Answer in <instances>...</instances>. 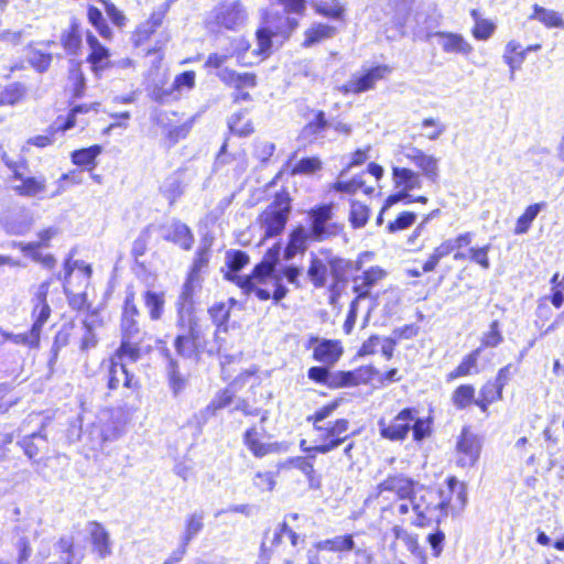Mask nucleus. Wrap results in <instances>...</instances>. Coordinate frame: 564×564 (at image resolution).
Instances as JSON below:
<instances>
[{"label":"nucleus","mask_w":564,"mask_h":564,"mask_svg":"<svg viewBox=\"0 0 564 564\" xmlns=\"http://www.w3.org/2000/svg\"><path fill=\"white\" fill-rule=\"evenodd\" d=\"M205 514L200 510H196L186 516L184 521V531L180 540L183 544H189L204 529Z\"/></svg>","instance_id":"28"},{"label":"nucleus","mask_w":564,"mask_h":564,"mask_svg":"<svg viewBox=\"0 0 564 564\" xmlns=\"http://www.w3.org/2000/svg\"><path fill=\"white\" fill-rule=\"evenodd\" d=\"M249 41L242 36H239L230 41V47L226 51L228 54H230V57L236 56L240 65L247 66L256 63L254 61H246V53L249 51Z\"/></svg>","instance_id":"47"},{"label":"nucleus","mask_w":564,"mask_h":564,"mask_svg":"<svg viewBox=\"0 0 564 564\" xmlns=\"http://www.w3.org/2000/svg\"><path fill=\"white\" fill-rule=\"evenodd\" d=\"M101 145L94 144L88 148L73 151L70 159L75 165L83 166L91 171L96 166V158L101 153Z\"/></svg>","instance_id":"34"},{"label":"nucleus","mask_w":564,"mask_h":564,"mask_svg":"<svg viewBox=\"0 0 564 564\" xmlns=\"http://www.w3.org/2000/svg\"><path fill=\"white\" fill-rule=\"evenodd\" d=\"M333 218V207L329 204H323L312 208L308 212L310 228L312 241L321 242L335 237L341 230L336 223H330Z\"/></svg>","instance_id":"6"},{"label":"nucleus","mask_w":564,"mask_h":564,"mask_svg":"<svg viewBox=\"0 0 564 564\" xmlns=\"http://www.w3.org/2000/svg\"><path fill=\"white\" fill-rule=\"evenodd\" d=\"M217 77L227 86L234 89H247L257 86V76L253 73H238L234 69L224 67L216 73Z\"/></svg>","instance_id":"23"},{"label":"nucleus","mask_w":564,"mask_h":564,"mask_svg":"<svg viewBox=\"0 0 564 564\" xmlns=\"http://www.w3.org/2000/svg\"><path fill=\"white\" fill-rule=\"evenodd\" d=\"M209 262V249L208 247H199L195 253V258L191 270L188 272V278L191 280L199 281V274L204 268L208 265Z\"/></svg>","instance_id":"55"},{"label":"nucleus","mask_w":564,"mask_h":564,"mask_svg":"<svg viewBox=\"0 0 564 564\" xmlns=\"http://www.w3.org/2000/svg\"><path fill=\"white\" fill-rule=\"evenodd\" d=\"M199 281L197 280H191V278L187 276L186 281L184 282L182 286L181 294L178 296L176 305H183L188 307H194V291L195 288L198 285Z\"/></svg>","instance_id":"63"},{"label":"nucleus","mask_w":564,"mask_h":564,"mask_svg":"<svg viewBox=\"0 0 564 564\" xmlns=\"http://www.w3.org/2000/svg\"><path fill=\"white\" fill-rule=\"evenodd\" d=\"M380 435L390 441H402L410 431L415 441L423 440V420L419 417L416 409H403L392 421L387 423L383 419L378 422Z\"/></svg>","instance_id":"3"},{"label":"nucleus","mask_w":564,"mask_h":564,"mask_svg":"<svg viewBox=\"0 0 564 564\" xmlns=\"http://www.w3.org/2000/svg\"><path fill=\"white\" fill-rule=\"evenodd\" d=\"M127 367V364L111 359L108 377V388L110 390H116L121 384L124 388H134L137 386L134 376L128 371Z\"/></svg>","instance_id":"25"},{"label":"nucleus","mask_w":564,"mask_h":564,"mask_svg":"<svg viewBox=\"0 0 564 564\" xmlns=\"http://www.w3.org/2000/svg\"><path fill=\"white\" fill-rule=\"evenodd\" d=\"M328 276V264H326L315 253H311L310 265L307 268V278L316 289H322L326 285Z\"/></svg>","instance_id":"29"},{"label":"nucleus","mask_w":564,"mask_h":564,"mask_svg":"<svg viewBox=\"0 0 564 564\" xmlns=\"http://www.w3.org/2000/svg\"><path fill=\"white\" fill-rule=\"evenodd\" d=\"M247 115V109L239 110L232 113L228 119V128L229 130L238 134L240 137H246L252 133L253 127L250 120H245Z\"/></svg>","instance_id":"41"},{"label":"nucleus","mask_w":564,"mask_h":564,"mask_svg":"<svg viewBox=\"0 0 564 564\" xmlns=\"http://www.w3.org/2000/svg\"><path fill=\"white\" fill-rule=\"evenodd\" d=\"M174 347L176 352L184 358H193L202 354L204 348L196 344L188 336L178 334L174 340Z\"/></svg>","instance_id":"43"},{"label":"nucleus","mask_w":564,"mask_h":564,"mask_svg":"<svg viewBox=\"0 0 564 564\" xmlns=\"http://www.w3.org/2000/svg\"><path fill=\"white\" fill-rule=\"evenodd\" d=\"M315 7L319 14L334 20L341 19L345 11L338 0H318Z\"/></svg>","instance_id":"51"},{"label":"nucleus","mask_w":564,"mask_h":564,"mask_svg":"<svg viewBox=\"0 0 564 564\" xmlns=\"http://www.w3.org/2000/svg\"><path fill=\"white\" fill-rule=\"evenodd\" d=\"M335 28L327 24H317L305 32L304 45L311 46L334 35Z\"/></svg>","instance_id":"49"},{"label":"nucleus","mask_w":564,"mask_h":564,"mask_svg":"<svg viewBox=\"0 0 564 564\" xmlns=\"http://www.w3.org/2000/svg\"><path fill=\"white\" fill-rule=\"evenodd\" d=\"M475 389L470 384L459 386L454 394L453 401L458 409H465L474 402Z\"/></svg>","instance_id":"58"},{"label":"nucleus","mask_w":564,"mask_h":564,"mask_svg":"<svg viewBox=\"0 0 564 564\" xmlns=\"http://www.w3.org/2000/svg\"><path fill=\"white\" fill-rule=\"evenodd\" d=\"M391 73L387 65H377L351 75L350 79L338 89L344 95H359L376 87L377 82L386 78Z\"/></svg>","instance_id":"7"},{"label":"nucleus","mask_w":564,"mask_h":564,"mask_svg":"<svg viewBox=\"0 0 564 564\" xmlns=\"http://www.w3.org/2000/svg\"><path fill=\"white\" fill-rule=\"evenodd\" d=\"M291 212V199L286 192L276 193L273 202L259 216L265 237L279 236L285 228Z\"/></svg>","instance_id":"5"},{"label":"nucleus","mask_w":564,"mask_h":564,"mask_svg":"<svg viewBox=\"0 0 564 564\" xmlns=\"http://www.w3.org/2000/svg\"><path fill=\"white\" fill-rule=\"evenodd\" d=\"M425 521L440 524L449 514L458 516L467 505V486L454 476L437 487L425 488Z\"/></svg>","instance_id":"1"},{"label":"nucleus","mask_w":564,"mask_h":564,"mask_svg":"<svg viewBox=\"0 0 564 564\" xmlns=\"http://www.w3.org/2000/svg\"><path fill=\"white\" fill-rule=\"evenodd\" d=\"M482 441L469 426H464L456 441V465L462 468L473 467L479 459Z\"/></svg>","instance_id":"8"},{"label":"nucleus","mask_w":564,"mask_h":564,"mask_svg":"<svg viewBox=\"0 0 564 564\" xmlns=\"http://www.w3.org/2000/svg\"><path fill=\"white\" fill-rule=\"evenodd\" d=\"M21 170L14 177V181H20V184L13 185V191L23 197H37L46 192V177L41 176H25Z\"/></svg>","instance_id":"18"},{"label":"nucleus","mask_w":564,"mask_h":564,"mask_svg":"<svg viewBox=\"0 0 564 564\" xmlns=\"http://www.w3.org/2000/svg\"><path fill=\"white\" fill-rule=\"evenodd\" d=\"M87 17L89 23L97 30L99 35L104 39H111L112 31L107 24L106 19L104 18V14L100 9L89 6L87 10Z\"/></svg>","instance_id":"45"},{"label":"nucleus","mask_w":564,"mask_h":564,"mask_svg":"<svg viewBox=\"0 0 564 564\" xmlns=\"http://www.w3.org/2000/svg\"><path fill=\"white\" fill-rule=\"evenodd\" d=\"M25 94L26 88L23 84L12 83L0 93V105H15L24 98Z\"/></svg>","instance_id":"46"},{"label":"nucleus","mask_w":564,"mask_h":564,"mask_svg":"<svg viewBox=\"0 0 564 564\" xmlns=\"http://www.w3.org/2000/svg\"><path fill=\"white\" fill-rule=\"evenodd\" d=\"M19 445L23 448L24 454L30 458L34 459L42 447L46 445V437L41 432L32 433L31 435L24 436Z\"/></svg>","instance_id":"39"},{"label":"nucleus","mask_w":564,"mask_h":564,"mask_svg":"<svg viewBox=\"0 0 564 564\" xmlns=\"http://www.w3.org/2000/svg\"><path fill=\"white\" fill-rule=\"evenodd\" d=\"M86 42L90 50L87 62L90 64L91 72L100 77L104 70L110 68L109 50L91 32L87 33Z\"/></svg>","instance_id":"11"},{"label":"nucleus","mask_w":564,"mask_h":564,"mask_svg":"<svg viewBox=\"0 0 564 564\" xmlns=\"http://www.w3.org/2000/svg\"><path fill=\"white\" fill-rule=\"evenodd\" d=\"M162 238L180 246L183 250H191L194 245V235L191 228L178 219L161 226Z\"/></svg>","instance_id":"13"},{"label":"nucleus","mask_w":564,"mask_h":564,"mask_svg":"<svg viewBox=\"0 0 564 564\" xmlns=\"http://www.w3.org/2000/svg\"><path fill=\"white\" fill-rule=\"evenodd\" d=\"M32 216L25 209L10 210L0 216V225L9 235H24L32 227Z\"/></svg>","instance_id":"15"},{"label":"nucleus","mask_w":564,"mask_h":564,"mask_svg":"<svg viewBox=\"0 0 564 564\" xmlns=\"http://www.w3.org/2000/svg\"><path fill=\"white\" fill-rule=\"evenodd\" d=\"M247 13L239 1L223 2L215 9V20L228 30H236L243 25Z\"/></svg>","instance_id":"10"},{"label":"nucleus","mask_w":564,"mask_h":564,"mask_svg":"<svg viewBox=\"0 0 564 564\" xmlns=\"http://www.w3.org/2000/svg\"><path fill=\"white\" fill-rule=\"evenodd\" d=\"M364 173L354 176L349 181H337L334 184V189L337 192L348 193L352 194L356 193L358 189H364V193L367 195H370L373 193V187L371 186H365V180H364Z\"/></svg>","instance_id":"44"},{"label":"nucleus","mask_w":564,"mask_h":564,"mask_svg":"<svg viewBox=\"0 0 564 564\" xmlns=\"http://www.w3.org/2000/svg\"><path fill=\"white\" fill-rule=\"evenodd\" d=\"M61 41L67 54L76 55L82 45V36L77 26L72 25V28L62 35Z\"/></svg>","instance_id":"56"},{"label":"nucleus","mask_w":564,"mask_h":564,"mask_svg":"<svg viewBox=\"0 0 564 564\" xmlns=\"http://www.w3.org/2000/svg\"><path fill=\"white\" fill-rule=\"evenodd\" d=\"M348 265V262H346L341 258H332L328 261V269L330 271L333 283L329 285V291L332 293H335L338 284L344 281L345 279V271Z\"/></svg>","instance_id":"53"},{"label":"nucleus","mask_w":564,"mask_h":564,"mask_svg":"<svg viewBox=\"0 0 564 564\" xmlns=\"http://www.w3.org/2000/svg\"><path fill=\"white\" fill-rule=\"evenodd\" d=\"M393 178L397 186H403L404 189H411L414 187L417 176L409 169L394 167Z\"/></svg>","instance_id":"59"},{"label":"nucleus","mask_w":564,"mask_h":564,"mask_svg":"<svg viewBox=\"0 0 564 564\" xmlns=\"http://www.w3.org/2000/svg\"><path fill=\"white\" fill-rule=\"evenodd\" d=\"M349 421L338 419L327 425H316L315 431L318 432V440H333L345 444L348 440Z\"/></svg>","instance_id":"27"},{"label":"nucleus","mask_w":564,"mask_h":564,"mask_svg":"<svg viewBox=\"0 0 564 564\" xmlns=\"http://www.w3.org/2000/svg\"><path fill=\"white\" fill-rule=\"evenodd\" d=\"M140 313L134 304L133 294L126 297L122 316H121V333L122 337L138 338L140 337V327L138 317Z\"/></svg>","instance_id":"19"},{"label":"nucleus","mask_w":564,"mask_h":564,"mask_svg":"<svg viewBox=\"0 0 564 564\" xmlns=\"http://www.w3.org/2000/svg\"><path fill=\"white\" fill-rule=\"evenodd\" d=\"M50 285V281H44L39 285L33 299L34 306L32 311V327L29 332L17 335V343L26 345L31 348L39 347L42 327L51 315V307L46 301Z\"/></svg>","instance_id":"4"},{"label":"nucleus","mask_w":564,"mask_h":564,"mask_svg":"<svg viewBox=\"0 0 564 564\" xmlns=\"http://www.w3.org/2000/svg\"><path fill=\"white\" fill-rule=\"evenodd\" d=\"M249 262V257L246 252L236 250V251H229L226 256V263L231 272L234 274H227V279L234 278L237 274L238 271H240L245 265H247Z\"/></svg>","instance_id":"57"},{"label":"nucleus","mask_w":564,"mask_h":564,"mask_svg":"<svg viewBox=\"0 0 564 564\" xmlns=\"http://www.w3.org/2000/svg\"><path fill=\"white\" fill-rule=\"evenodd\" d=\"M377 370L372 367L355 371H335L330 377V389L356 387L360 382L372 379Z\"/></svg>","instance_id":"16"},{"label":"nucleus","mask_w":564,"mask_h":564,"mask_svg":"<svg viewBox=\"0 0 564 564\" xmlns=\"http://www.w3.org/2000/svg\"><path fill=\"white\" fill-rule=\"evenodd\" d=\"M144 302L145 306L149 308L151 318H160L163 311L162 296L153 291H147L144 293Z\"/></svg>","instance_id":"60"},{"label":"nucleus","mask_w":564,"mask_h":564,"mask_svg":"<svg viewBox=\"0 0 564 564\" xmlns=\"http://www.w3.org/2000/svg\"><path fill=\"white\" fill-rule=\"evenodd\" d=\"M434 36L445 53L468 56L473 52L471 44L460 34L437 32Z\"/></svg>","instance_id":"21"},{"label":"nucleus","mask_w":564,"mask_h":564,"mask_svg":"<svg viewBox=\"0 0 564 564\" xmlns=\"http://www.w3.org/2000/svg\"><path fill=\"white\" fill-rule=\"evenodd\" d=\"M502 339L503 337L499 329V322H491L489 330L485 333L481 337V350L485 347H497L502 341Z\"/></svg>","instance_id":"64"},{"label":"nucleus","mask_w":564,"mask_h":564,"mask_svg":"<svg viewBox=\"0 0 564 564\" xmlns=\"http://www.w3.org/2000/svg\"><path fill=\"white\" fill-rule=\"evenodd\" d=\"M61 564H82L85 556V547L75 546L72 536H62L56 545Z\"/></svg>","instance_id":"24"},{"label":"nucleus","mask_w":564,"mask_h":564,"mask_svg":"<svg viewBox=\"0 0 564 564\" xmlns=\"http://www.w3.org/2000/svg\"><path fill=\"white\" fill-rule=\"evenodd\" d=\"M13 247L20 250L33 261L40 262L43 267L52 269L55 265V258L52 254H42L40 252V243L12 242Z\"/></svg>","instance_id":"36"},{"label":"nucleus","mask_w":564,"mask_h":564,"mask_svg":"<svg viewBox=\"0 0 564 564\" xmlns=\"http://www.w3.org/2000/svg\"><path fill=\"white\" fill-rule=\"evenodd\" d=\"M481 354V347L476 348L470 354H468L462 362L456 367V369L451 372V378H458L468 376L471 373H478L477 360Z\"/></svg>","instance_id":"40"},{"label":"nucleus","mask_w":564,"mask_h":564,"mask_svg":"<svg viewBox=\"0 0 564 564\" xmlns=\"http://www.w3.org/2000/svg\"><path fill=\"white\" fill-rule=\"evenodd\" d=\"M386 276V270L379 265H372L361 274L352 278V291L358 294V299H367L371 294V289Z\"/></svg>","instance_id":"14"},{"label":"nucleus","mask_w":564,"mask_h":564,"mask_svg":"<svg viewBox=\"0 0 564 564\" xmlns=\"http://www.w3.org/2000/svg\"><path fill=\"white\" fill-rule=\"evenodd\" d=\"M195 86V73L193 70H186L178 74L169 90H162L155 93V100L164 104L169 100V97L174 94V91H180L182 89H192Z\"/></svg>","instance_id":"30"},{"label":"nucleus","mask_w":564,"mask_h":564,"mask_svg":"<svg viewBox=\"0 0 564 564\" xmlns=\"http://www.w3.org/2000/svg\"><path fill=\"white\" fill-rule=\"evenodd\" d=\"M28 61L37 72L44 73L48 69L52 63V55L50 53L33 50L30 52Z\"/></svg>","instance_id":"62"},{"label":"nucleus","mask_w":564,"mask_h":564,"mask_svg":"<svg viewBox=\"0 0 564 564\" xmlns=\"http://www.w3.org/2000/svg\"><path fill=\"white\" fill-rule=\"evenodd\" d=\"M531 20L541 22L546 28L564 29V20L555 10L543 8L539 4L533 6V12L530 15Z\"/></svg>","instance_id":"33"},{"label":"nucleus","mask_w":564,"mask_h":564,"mask_svg":"<svg viewBox=\"0 0 564 564\" xmlns=\"http://www.w3.org/2000/svg\"><path fill=\"white\" fill-rule=\"evenodd\" d=\"M369 219V208L357 200H351L349 221L354 228H362Z\"/></svg>","instance_id":"52"},{"label":"nucleus","mask_w":564,"mask_h":564,"mask_svg":"<svg viewBox=\"0 0 564 564\" xmlns=\"http://www.w3.org/2000/svg\"><path fill=\"white\" fill-rule=\"evenodd\" d=\"M69 343V332L65 328L59 329L53 340V345L50 350V358L47 366L51 372H53L54 366L57 361L58 354L62 348L66 347Z\"/></svg>","instance_id":"48"},{"label":"nucleus","mask_w":564,"mask_h":564,"mask_svg":"<svg viewBox=\"0 0 564 564\" xmlns=\"http://www.w3.org/2000/svg\"><path fill=\"white\" fill-rule=\"evenodd\" d=\"M303 542L304 539H301L286 522H282L274 529L272 538L269 533L265 534L258 564H293L299 544Z\"/></svg>","instance_id":"2"},{"label":"nucleus","mask_w":564,"mask_h":564,"mask_svg":"<svg viewBox=\"0 0 564 564\" xmlns=\"http://www.w3.org/2000/svg\"><path fill=\"white\" fill-rule=\"evenodd\" d=\"M138 338L122 337L120 347L117 349L115 356L111 359H116L119 362H135L140 357L139 341Z\"/></svg>","instance_id":"31"},{"label":"nucleus","mask_w":564,"mask_h":564,"mask_svg":"<svg viewBox=\"0 0 564 564\" xmlns=\"http://www.w3.org/2000/svg\"><path fill=\"white\" fill-rule=\"evenodd\" d=\"M274 273H276L275 260H263L253 268L249 276L258 283H265L268 280L274 286Z\"/></svg>","instance_id":"42"},{"label":"nucleus","mask_w":564,"mask_h":564,"mask_svg":"<svg viewBox=\"0 0 564 564\" xmlns=\"http://www.w3.org/2000/svg\"><path fill=\"white\" fill-rule=\"evenodd\" d=\"M355 547V541L351 534L337 535L317 542L315 549L317 551L348 552Z\"/></svg>","instance_id":"35"},{"label":"nucleus","mask_w":564,"mask_h":564,"mask_svg":"<svg viewBox=\"0 0 564 564\" xmlns=\"http://www.w3.org/2000/svg\"><path fill=\"white\" fill-rule=\"evenodd\" d=\"M93 552L97 553L99 558H106L111 555V541L109 532L105 527L97 522L90 521L87 524Z\"/></svg>","instance_id":"17"},{"label":"nucleus","mask_w":564,"mask_h":564,"mask_svg":"<svg viewBox=\"0 0 564 564\" xmlns=\"http://www.w3.org/2000/svg\"><path fill=\"white\" fill-rule=\"evenodd\" d=\"M194 175L195 172L189 169H178L163 181L160 189L170 204H173L184 194Z\"/></svg>","instance_id":"9"},{"label":"nucleus","mask_w":564,"mask_h":564,"mask_svg":"<svg viewBox=\"0 0 564 564\" xmlns=\"http://www.w3.org/2000/svg\"><path fill=\"white\" fill-rule=\"evenodd\" d=\"M256 426L249 427L243 434V444L253 454V456L261 458L273 452L275 445L260 442Z\"/></svg>","instance_id":"32"},{"label":"nucleus","mask_w":564,"mask_h":564,"mask_svg":"<svg viewBox=\"0 0 564 564\" xmlns=\"http://www.w3.org/2000/svg\"><path fill=\"white\" fill-rule=\"evenodd\" d=\"M413 1L414 0H388L390 8L388 14L392 15V20L397 25L403 26L406 23Z\"/></svg>","instance_id":"38"},{"label":"nucleus","mask_w":564,"mask_h":564,"mask_svg":"<svg viewBox=\"0 0 564 564\" xmlns=\"http://www.w3.org/2000/svg\"><path fill=\"white\" fill-rule=\"evenodd\" d=\"M311 341L316 343L313 358L318 362L332 366L343 354V348L337 340L312 338Z\"/></svg>","instance_id":"20"},{"label":"nucleus","mask_w":564,"mask_h":564,"mask_svg":"<svg viewBox=\"0 0 564 564\" xmlns=\"http://www.w3.org/2000/svg\"><path fill=\"white\" fill-rule=\"evenodd\" d=\"M544 204H533L527 207L524 213L518 218L514 232L517 235L525 234L532 221L535 219L538 214L541 212Z\"/></svg>","instance_id":"50"},{"label":"nucleus","mask_w":564,"mask_h":564,"mask_svg":"<svg viewBox=\"0 0 564 564\" xmlns=\"http://www.w3.org/2000/svg\"><path fill=\"white\" fill-rule=\"evenodd\" d=\"M308 241H312L311 234L304 226H297L290 235L284 249V259L292 260L297 254H303L308 248Z\"/></svg>","instance_id":"22"},{"label":"nucleus","mask_w":564,"mask_h":564,"mask_svg":"<svg viewBox=\"0 0 564 564\" xmlns=\"http://www.w3.org/2000/svg\"><path fill=\"white\" fill-rule=\"evenodd\" d=\"M230 281L236 282V284L243 291L245 294L254 293L256 296L261 301H267L272 297V294L269 290L263 289L257 284L252 280V278L248 275H236L234 278H229Z\"/></svg>","instance_id":"37"},{"label":"nucleus","mask_w":564,"mask_h":564,"mask_svg":"<svg viewBox=\"0 0 564 564\" xmlns=\"http://www.w3.org/2000/svg\"><path fill=\"white\" fill-rule=\"evenodd\" d=\"M301 275L302 269L294 264L283 265L276 269V273H274V291L272 293L274 303H279L283 300L289 292V289L283 284V280L285 279L290 284L294 285L295 289H300L302 286L300 282Z\"/></svg>","instance_id":"12"},{"label":"nucleus","mask_w":564,"mask_h":564,"mask_svg":"<svg viewBox=\"0 0 564 564\" xmlns=\"http://www.w3.org/2000/svg\"><path fill=\"white\" fill-rule=\"evenodd\" d=\"M257 42L258 48L252 52L256 56L257 61H261L263 57L268 56L272 46V33L268 29H259L257 31Z\"/></svg>","instance_id":"54"},{"label":"nucleus","mask_w":564,"mask_h":564,"mask_svg":"<svg viewBox=\"0 0 564 564\" xmlns=\"http://www.w3.org/2000/svg\"><path fill=\"white\" fill-rule=\"evenodd\" d=\"M322 162L317 158H303L291 170L292 175L312 174L319 170Z\"/></svg>","instance_id":"61"},{"label":"nucleus","mask_w":564,"mask_h":564,"mask_svg":"<svg viewBox=\"0 0 564 564\" xmlns=\"http://www.w3.org/2000/svg\"><path fill=\"white\" fill-rule=\"evenodd\" d=\"M378 495L382 496L384 492H392L400 499L410 498L413 492V484L410 479L393 476L383 480L378 485Z\"/></svg>","instance_id":"26"}]
</instances>
